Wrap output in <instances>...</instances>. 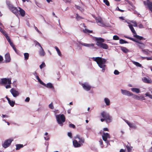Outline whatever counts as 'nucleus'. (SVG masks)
I'll list each match as a JSON object with an SVG mask.
<instances>
[{
    "label": "nucleus",
    "instance_id": "7ed1b4c3",
    "mask_svg": "<svg viewBox=\"0 0 152 152\" xmlns=\"http://www.w3.org/2000/svg\"><path fill=\"white\" fill-rule=\"evenodd\" d=\"M96 44L98 47L105 49L108 48V46L107 44L103 43L104 42V39L100 37L96 38Z\"/></svg>",
    "mask_w": 152,
    "mask_h": 152
},
{
    "label": "nucleus",
    "instance_id": "052dcab7",
    "mask_svg": "<svg viewBox=\"0 0 152 152\" xmlns=\"http://www.w3.org/2000/svg\"><path fill=\"white\" fill-rule=\"evenodd\" d=\"M40 84L44 86H46V84L44 83L42 80L39 82Z\"/></svg>",
    "mask_w": 152,
    "mask_h": 152
},
{
    "label": "nucleus",
    "instance_id": "603ef678",
    "mask_svg": "<svg viewBox=\"0 0 152 152\" xmlns=\"http://www.w3.org/2000/svg\"><path fill=\"white\" fill-rule=\"evenodd\" d=\"M114 73L115 75H118L119 74V72L117 70H115L114 71Z\"/></svg>",
    "mask_w": 152,
    "mask_h": 152
},
{
    "label": "nucleus",
    "instance_id": "774afa93",
    "mask_svg": "<svg viewBox=\"0 0 152 152\" xmlns=\"http://www.w3.org/2000/svg\"><path fill=\"white\" fill-rule=\"evenodd\" d=\"M149 152H152V147L149 149Z\"/></svg>",
    "mask_w": 152,
    "mask_h": 152
},
{
    "label": "nucleus",
    "instance_id": "4d7b16f0",
    "mask_svg": "<svg viewBox=\"0 0 152 152\" xmlns=\"http://www.w3.org/2000/svg\"><path fill=\"white\" fill-rule=\"evenodd\" d=\"M138 27H139L140 28H144L143 26V25H142V24L141 23L139 25H138Z\"/></svg>",
    "mask_w": 152,
    "mask_h": 152
},
{
    "label": "nucleus",
    "instance_id": "2eb2a0df",
    "mask_svg": "<svg viewBox=\"0 0 152 152\" xmlns=\"http://www.w3.org/2000/svg\"><path fill=\"white\" fill-rule=\"evenodd\" d=\"M136 42L138 44L137 45L141 49H143L145 47V45L144 43H142L141 42H139L138 41H137Z\"/></svg>",
    "mask_w": 152,
    "mask_h": 152
},
{
    "label": "nucleus",
    "instance_id": "e2e57ef3",
    "mask_svg": "<svg viewBox=\"0 0 152 152\" xmlns=\"http://www.w3.org/2000/svg\"><path fill=\"white\" fill-rule=\"evenodd\" d=\"M99 143L100 145H102L103 144V142L102 140V139H100L99 141Z\"/></svg>",
    "mask_w": 152,
    "mask_h": 152
},
{
    "label": "nucleus",
    "instance_id": "4c0bfd02",
    "mask_svg": "<svg viewBox=\"0 0 152 152\" xmlns=\"http://www.w3.org/2000/svg\"><path fill=\"white\" fill-rule=\"evenodd\" d=\"M133 64L137 66L141 67L142 66V65L140 64L137 62H134Z\"/></svg>",
    "mask_w": 152,
    "mask_h": 152
},
{
    "label": "nucleus",
    "instance_id": "a878e982",
    "mask_svg": "<svg viewBox=\"0 0 152 152\" xmlns=\"http://www.w3.org/2000/svg\"><path fill=\"white\" fill-rule=\"evenodd\" d=\"M121 50L124 53H128L129 50L127 49L126 48L123 47H121Z\"/></svg>",
    "mask_w": 152,
    "mask_h": 152
},
{
    "label": "nucleus",
    "instance_id": "5fc2aeb1",
    "mask_svg": "<svg viewBox=\"0 0 152 152\" xmlns=\"http://www.w3.org/2000/svg\"><path fill=\"white\" fill-rule=\"evenodd\" d=\"M30 98L29 97H27L25 100L26 102H28L29 101Z\"/></svg>",
    "mask_w": 152,
    "mask_h": 152
},
{
    "label": "nucleus",
    "instance_id": "a211bd4d",
    "mask_svg": "<svg viewBox=\"0 0 152 152\" xmlns=\"http://www.w3.org/2000/svg\"><path fill=\"white\" fill-rule=\"evenodd\" d=\"M5 61L6 62H9L10 61L11 58L10 56L9 53H7L5 56Z\"/></svg>",
    "mask_w": 152,
    "mask_h": 152
},
{
    "label": "nucleus",
    "instance_id": "79ce46f5",
    "mask_svg": "<svg viewBox=\"0 0 152 152\" xmlns=\"http://www.w3.org/2000/svg\"><path fill=\"white\" fill-rule=\"evenodd\" d=\"M45 64L44 63H42L39 66L40 68L41 69H42L43 68L45 67Z\"/></svg>",
    "mask_w": 152,
    "mask_h": 152
},
{
    "label": "nucleus",
    "instance_id": "412c9836",
    "mask_svg": "<svg viewBox=\"0 0 152 152\" xmlns=\"http://www.w3.org/2000/svg\"><path fill=\"white\" fill-rule=\"evenodd\" d=\"M19 12L20 14L22 16H24L25 15V11L20 7H19Z\"/></svg>",
    "mask_w": 152,
    "mask_h": 152
},
{
    "label": "nucleus",
    "instance_id": "0e129e2a",
    "mask_svg": "<svg viewBox=\"0 0 152 152\" xmlns=\"http://www.w3.org/2000/svg\"><path fill=\"white\" fill-rule=\"evenodd\" d=\"M3 58L2 56H0V62L3 61Z\"/></svg>",
    "mask_w": 152,
    "mask_h": 152
},
{
    "label": "nucleus",
    "instance_id": "c9c22d12",
    "mask_svg": "<svg viewBox=\"0 0 152 152\" xmlns=\"http://www.w3.org/2000/svg\"><path fill=\"white\" fill-rule=\"evenodd\" d=\"M119 43L121 44H123L124 43H128V42L123 39H120L119 40Z\"/></svg>",
    "mask_w": 152,
    "mask_h": 152
},
{
    "label": "nucleus",
    "instance_id": "7c9ffc66",
    "mask_svg": "<svg viewBox=\"0 0 152 152\" xmlns=\"http://www.w3.org/2000/svg\"><path fill=\"white\" fill-rule=\"evenodd\" d=\"M126 147L127 149L128 152H130L131 151L132 149V147H131L130 145H127L126 146Z\"/></svg>",
    "mask_w": 152,
    "mask_h": 152
},
{
    "label": "nucleus",
    "instance_id": "58836bf2",
    "mask_svg": "<svg viewBox=\"0 0 152 152\" xmlns=\"http://www.w3.org/2000/svg\"><path fill=\"white\" fill-rule=\"evenodd\" d=\"M48 106L51 109H53L54 108V107L52 102H51V103Z\"/></svg>",
    "mask_w": 152,
    "mask_h": 152
},
{
    "label": "nucleus",
    "instance_id": "6e6d98bb",
    "mask_svg": "<svg viewBox=\"0 0 152 152\" xmlns=\"http://www.w3.org/2000/svg\"><path fill=\"white\" fill-rule=\"evenodd\" d=\"M146 59L148 60H152V58L151 57H145Z\"/></svg>",
    "mask_w": 152,
    "mask_h": 152
},
{
    "label": "nucleus",
    "instance_id": "864d4df0",
    "mask_svg": "<svg viewBox=\"0 0 152 152\" xmlns=\"http://www.w3.org/2000/svg\"><path fill=\"white\" fill-rule=\"evenodd\" d=\"M36 45H38L41 48H42V46H41L40 44H39V43L38 42H37V41H36Z\"/></svg>",
    "mask_w": 152,
    "mask_h": 152
},
{
    "label": "nucleus",
    "instance_id": "f257e3e1",
    "mask_svg": "<svg viewBox=\"0 0 152 152\" xmlns=\"http://www.w3.org/2000/svg\"><path fill=\"white\" fill-rule=\"evenodd\" d=\"M93 58L94 61L97 62L99 66L102 69V71L104 72L106 66V65L104 64L106 61V59L99 57Z\"/></svg>",
    "mask_w": 152,
    "mask_h": 152
},
{
    "label": "nucleus",
    "instance_id": "1a4fd4ad",
    "mask_svg": "<svg viewBox=\"0 0 152 152\" xmlns=\"http://www.w3.org/2000/svg\"><path fill=\"white\" fill-rule=\"evenodd\" d=\"M13 141V139H9L6 140L2 145L5 148H7L10 145Z\"/></svg>",
    "mask_w": 152,
    "mask_h": 152
},
{
    "label": "nucleus",
    "instance_id": "680f3d73",
    "mask_svg": "<svg viewBox=\"0 0 152 152\" xmlns=\"http://www.w3.org/2000/svg\"><path fill=\"white\" fill-rule=\"evenodd\" d=\"M40 84L44 86H46V84L44 83L42 80L39 82Z\"/></svg>",
    "mask_w": 152,
    "mask_h": 152
},
{
    "label": "nucleus",
    "instance_id": "39448f33",
    "mask_svg": "<svg viewBox=\"0 0 152 152\" xmlns=\"http://www.w3.org/2000/svg\"><path fill=\"white\" fill-rule=\"evenodd\" d=\"M129 27L131 30L132 33L134 34V37L136 38L137 39L139 40H145V38L143 37L138 35L136 33L135 31L134 28L133 27V26L131 25H129Z\"/></svg>",
    "mask_w": 152,
    "mask_h": 152
},
{
    "label": "nucleus",
    "instance_id": "2f4dec72",
    "mask_svg": "<svg viewBox=\"0 0 152 152\" xmlns=\"http://www.w3.org/2000/svg\"><path fill=\"white\" fill-rule=\"evenodd\" d=\"M55 48L56 49V51L57 52V53H58V55L60 56H61V52L59 49H58V48L57 46H55Z\"/></svg>",
    "mask_w": 152,
    "mask_h": 152
},
{
    "label": "nucleus",
    "instance_id": "3c124183",
    "mask_svg": "<svg viewBox=\"0 0 152 152\" xmlns=\"http://www.w3.org/2000/svg\"><path fill=\"white\" fill-rule=\"evenodd\" d=\"M132 23L133 24V26L134 27L137 26V22L136 21H133L132 22Z\"/></svg>",
    "mask_w": 152,
    "mask_h": 152
},
{
    "label": "nucleus",
    "instance_id": "ea45409f",
    "mask_svg": "<svg viewBox=\"0 0 152 152\" xmlns=\"http://www.w3.org/2000/svg\"><path fill=\"white\" fill-rule=\"evenodd\" d=\"M104 2L107 6L110 5V3L108 0H104Z\"/></svg>",
    "mask_w": 152,
    "mask_h": 152
},
{
    "label": "nucleus",
    "instance_id": "0eeeda50",
    "mask_svg": "<svg viewBox=\"0 0 152 152\" xmlns=\"http://www.w3.org/2000/svg\"><path fill=\"white\" fill-rule=\"evenodd\" d=\"M11 78H3L1 79V81L0 82V84H6L7 83L9 84H11Z\"/></svg>",
    "mask_w": 152,
    "mask_h": 152
},
{
    "label": "nucleus",
    "instance_id": "e433bc0d",
    "mask_svg": "<svg viewBox=\"0 0 152 152\" xmlns=\"http://www.w3.org/2000/svg\"><path fill=\"white\" fill-rule=\"evenodd\" d=\"M124 37L126 38L129 39L131 40H132L134 42H137L136 40L135 39L133 38H132V37H128L127 36H124Z\"/></svg>",
    "mask_w": 152,
    "mask_h": 152
},
{
    "label": "nucleus",
    "instance_id": "6ab92c4d",
    "mask_svg": "<svg viewBox=\"0 0 152 152\" xmlns=\"http://www.w3.org/2000/svg\"><path fill=\"white\" fill-rule=\"evenodd\" d=\"M143 82L145 83H152V81L151 79H148L146 77H143L142 79Z\"/></svg>",
    "mask_w": 152,
    "mask_h": 152
},
{
    "label": "nucleus",
    "instance_id": "f704fd0d",
    "mask_svg": "<svg viewBox=\"0 0 152 152\" xmlns=\"http://www.w3.org/2000/svg\"><path fill=\"white\" fill-rule=\"evenodd\" d=\"M8 103L12 107H13L15 104V101H14L11 100L8 102Z\"/></svg>",
    "mask_w": 152,
    "mask_h": 152
},
{
    "label": "nucleus",
    "instance_id": "c756f323",
    "mask_svg": "<svg viewBox=\"0 0 152 152\" xmlns=\"http://www.w3.org/2000/svg\"><path fill=\"white\" fill-rule=\"evenodd\" d=\"M16 145V150H19L23 147V144H17Z\"/></svg>",
    "mask_w": 152,
    "mask_h": 152
},
{
    "label": "nucleus",
    "instance_id": "49530a36",
    "mask_svg": "<svg viewBox=\"0 0 152 152\" xmlns=\"http://www.w3.org/2000/svg\"><path fill=\"white\" fill-rule=\"evenodd\" d=\"M69 126L70 128H72L73 129H75V126L74 124L71 123L69 124Z\"/></svg>",
    "mask_w": 152,
    "mask_h": 152
},
{
    "label": "nucleus",
    "instance_id": "a19ab883",
    "mask_svg": "<svg viewBox=\"0 0 152 152\" xmlns=\"http://www.w3.org/2000/svg\"><path fill=\"white\" fill-rule=\"evenodd\" d=\"M76 18L77 20H79L80 19H83V18L81 17L80 16H79L78 14H77Z\"/></svg>",
    "mask_w": 152,
    "mask_h": 152
},
{
    "label": "nucleus",
    "instance_id": "cd10ccee",
    "mask_svg": "<svg viewBox=\"0 0 152 152\" xmlns=\"http://www.w3.org/2000/svg\"><path fill=\"white\" fill-rule=\"evenodd\" d=\"M41 50L39 51V54L41 56H44L45 54V52L42 48H41Z\"/></svg>",
    "mask_w": 152,
    "mask_h": 152
},
{
    "label": "nucleus",
    "instance_id": "a18cd8bd",
    "mask_svg": "<svg viewBox=\"0 0 152 152\" xmlns=\"http://www.w3.org/2000/svg\"><path fill=\"white\" fill-rule=\"evenodd\" d=\"M145 95L146 96H148L150 98L152 99V95L150 94L149 93H146Z\"/></svg>",
    "mask_w": 152,
    "mask_h": 152
},
{
    "label": "nucleus",
    "instance_id": "37998d69",
    "mask_svg": "<svg viewBox=\"0 0 152 152\" xmlns=\"http://www.w3.org/2000/svg\"><path fill=\"white\" fill-rule=\"evenodd\" d=\"M119 39V37L117 35H114L113 37V39L114 40H118Z\"/></svg>",
    "mask_w": 152,
    "mask_h": 152
},
{
    "label": "nucleus",
    "instance_id": "ddd939ff",
    "mask_svg": "<svg viewBox=\"0 0 152 152\" xmlns=\"http://www.w3.org/2000/svg\"><path fill=\"white\" fill-rule=\"evenodd\" d=\"M122 93L124 95H126L128 96H132L133 94L130 92L123 89L121 90Z\"/></svg>",
    "mask_w": 152,
    "mask_h": 152
},
{
    "label": "nucleus",
    "instance_id": "393cba45",
    "mask_svg": "<svg viewBox=\"0 0 152 152\" xmlns=\"http://www.w3.org/2000/svg\"><path fill=\"white\" fill-rule=\"evenodd\" d=\"M45 86L48 88H54V87L53 86L52 84L50 83H48L46 85V86Z\"/></svg>",
    "mask_w": 152,
    "mask_h": 152
},
{
    "label": "nucleus",
    "instance_id": "9b49d317",
    "mask_svg": "<svg viewBox=\"0 0 152 152\" xmlns=\"http://www.w3.org/2000/svg\"><path fill=\"white\" fill-rule=\"evenodd\" d=\"M10 92L14 97H16L19 94L18 92L16 91L14 88H11L10 90Z\"/></svg>",
    "mask_w": 152,
    "mask_h": 152
},
{
    "label": "nucleus",
    "instance_id": "20e7f679",
    "mask_svg": "<svg viewBox=\"0 0 152 152\" xmlns=\"http://www.w3.org/2000/svg\"><path fill=\"white\" fill-rule=\"evenodd\" d=\"M57 121L58 123L61 126L63 125V122L65 121L66 119L64 114H59L56 116Z\"/></svg>",
    "mask_w": 152,
    "mask_h": 152
},
{
    "label": "nucleus",
    "instance_id": "c03bdc74",
    "mask_svg": "<svg viewBox=\"0 0 152 152\" xmlns=\"http://www.w3.org/2000/svg\"><path fill=\"white\" fill-rule=\"evenodd\" d=\"M145 95L146 96H148L150 98L152 99V95L150 94L149 93H146Z\"/></svg>",
    "mask_w": 152,
    "mask_h": 152
},
{
    "label": "nucleus",
    "instance_id": "9d476101",
    "mask_svg": "<svg viewBox=\"0 0 152 152\" xmlns=\"http://www.w3.org/2000/svg\"><path fill=\"white\" fill-rule=\"evenodd\" d=\"M143 3L145 6H147V7H148L152 12V2L150 1H144Z\"/></svg>",
    "mask_w": 152,
    "mask_h": 152
},
{
    "label": "nucleus",
    "instance_id": "473e14b6",
    "mask_svg": "<svg viewBox=\"0 0 152 152\" xmlns=\"http://www.w3.org/2000/svg\"><path fill=\"white\" fill-rule=\"evenodd\" d=\"M83 31L84 33H92L93 31L92 30L90 31L86 28H85V29L83 30Z\"/></svg>",
    "mask_w": 152,
    "mask_h": 152
},
{
    "label": "nucleus",
    "instance_id": "13d9d810",
    "mask_svg": "<svg viewBox=\"0 0 152 152\" xmlns=\"http://www.w3.org/2000/svg\"><path fill=\"white\" fill-rule=\"evenodd\" d=\"M11 87L10 84H8L6 86L5 88H6L7 89L8 88H10Z\"/></svg>",
    "mask_w": 152,
    "mask_h": 152
},
{
    "label": "nucleus",
    "instance_id": "5701e85b",
    "mask_svg": "<svg viewBox=\"0 0 152 152\" xmlns=\"http://www.w3.org/2000/svg\"><path fill=\"white\" fill-rule=\"evenodd\" d=\"M126 123L130 127L134 128H136L135 126L133 123H131L128 121H127Z\"/></svg>",
    "mask_w": 152,
    "mask_h": 152
},
{
    "label": "nucleus",
    "instance_id": "bf43d9fd",
    "mask_svg": "<svg viewBox=\"0 0 152 152\" xmlns=\"http://www.w3.org/2000/svg\"><path fill=\"white\" fill-rule=\"evenodd\" d=\"M68 135L70 138L72 137V134L71 132H68Z\"/></svg>",
    "mask_w": 152,
    "mask_h": 152
},
{
    "label": "nucleus",
    "instance_id": "de8ad7c7",
    "mask_svg": "<svg viewBox=\"0 0 152 152\" xmlns=\"http://www.w3.org/2000/svg\"><path fill=\"white\" fill-rule=\"evenodd\" d=\"M3 34V35H4V36L6 37V38H7V36L8 37H9L8 36V35L6 33V32L4 31H3L1 32Z\"/></svg>",
    "mask_w": 152,
    "mask_h": 152
},
{
    "label": "nucleus",
    "instance_id": "338daca9",
    "mask_svg": "<svg viewBox=\"0 0 152 152\" xmlns=\"http://www.w3.org/2000/svg\"><path fill=\"white\" fill-rule=\"evenodd\" d=\"M120 152H125V151L123 149H121L120 151Z\"/></svg>",
    "mask_w": 152,
    "mask_h": 152
},
{
    "label": "nucleus",
    "instance_id": "f03ea898",
    "mask_svg": "<svg viewBox=\"0 0 152 152\" xmlns=\"http://www.w3.org/2000/svg\"><path fill=\"white\" fill-rule=\"evenodd\" d=\"M101 117L103 118L100 119V121L102 122H103L105 121L107 123H109L112 121V117L108 113L104 111L101 113Z\"/></svg>",
    "mask_w": 152,
    "mask_h": 152
},
{
    "label": "nucleus",
    "instance_id": "72a5a7b5",
    "mask_svg": "<svg viewBox=\"0 0 152 152\" xmlns=\"http://www.w3.org/2000/svg\"><path fill=\"white\" fill-rule=\"evenodd\" d=\"M25 60H27L28 59L29 54L28 53H25L24 54Z\"/></svg>",
    "mask_w": 152,
    "mask_h": 152
},
{
    "label": "nucleus",
    "instance_id": "c85d7f7f",
    "mask_svg": "<svg viewBox=\"0 0 152 152\" xmlns=\"http://www.w3.org/2000/svg\"><path fill=\"white\" fill-rule=\"evenodd\" d=\"M104 101L106 104L107 105H109L110 104V101L109 99L107 98H104Z\"/></svg>",
    "mask_w": 152,
    "mask_h": 152
},
{
    "label": "nucleus",
    "instance_id": "69168bd1",
    "mask_svg": "<svg viewBox=\"0 0 152 152\" xmlns=\"http://www.w3.org/2000/svg\"><path fill=\"white\" fill-rule=\"evenodd\" d=\"M103 130L104 131H109V130H108V129L107 128H104L103 129Z\"/></svg>",
    "mask_w": 152,
    "mask_h": 152
},
{
    "label": "nucleus",
    "instance_id": "6e6552de",
    "mask_svg": "<svg viewBox=\"0 0 152 152\" xmlns=\"http://www.w3.org/2000/svg\"><path fill=\"white\" fill-rule=\"evenodd\" d=\"M9 9L12 12L16 15L18 14V10L16 7H13L12 4H10L9 6Z\"/></svg>",
    "mask_w": 152,
    "mask_h": 152
},
{
    "label": "nucleus",
    "instance_id": "f8f14e48",
    "mask_svg": "<svg viewBox=\"0 0 152 152\" xmlns=\"http://www.w3.org/2000/svg\"><path fill=\"white\" fill-rule=\"evenodd\" d=\"M73 145L75 148H78L81 147L83 145L82 143H80L78 142L77 140H74L73 141Z\"/></svg>",
    "mask_w": 152,
    "mask_h": 152
},
{
    "label": "nucleus",
    "instance_id": "4be33fe9",
    "mask_svg": "<svg viewBox=\"0 0 152 152\" xmlns=\"http://www.w3.org/2000/svg\"><path fill=\"white\" fill-rule=\"evenodd\" d=\"M96 21L97 22L101 23V26H104V24L102 22V19L101 18H98L96 19Z\"/></svg>",
    "mask_w": 152,
    "mask_h": 152
},
{
    "label": "nucleus",
    "instance_id": "dca6fc26",
    "mask_svg": "<svg viewBox=\"0 0 152 152\" xmlns=\"http://www.w3.org/2000/svg\"><path fill=\"white\" fill-rule=\"evenodd\" d=\"M81 85L83 88L86 91H88L90 90L91 88V86L87 84H85L82 83Z\"/></svg>",
    "mask_w": 152,
    "mask_h": 152
},
{
    "label": "nucleus",
    "instance_id": "8fccbe9b",
    "mask_svg": "<svg viewBox=\"0 0 152 152\" xmlns=\"http://www.w3.org/2000/svg\"><path fill=\"white\" fill-rule=\"evenodd\" d=\"M34 28L39 33V34H41V31H40L35 26V25H34Z\"/></svg>",
    "mask_w": 152,
    "mask_h": 152
},
{
    "label": "nucleus",
    "instance_id": "423d86ee",
    "mask_svg": "<svg viewBox=\"0 0 152 152\" xmlns=\"http://www.w3.org/2000/svg\"><path fill=\"white\" fill-rule=\"evenodd\" d=\"M102 138L104 141L107 144V145H110L109 141L107 140V139H110V135L108 133L104 132L102 135Z\"/></svg>",
    "mask_w": 152,
    "mask_h": 152
},
{
    "label": "nucleus",
    "instance_id": "aec40b11",
    "mask_svg": "<svg viewBox=\"0 0 152 152\" xmlns=\"http://www.w3.org/2000/svg\"><path fill=\"white\" fill-rule=\"evenodd\" d=\"M134 98L138 100H143L145 99V98L143 96H139L137 95H134Z\"/></svg>",
    "mask_w": 152,
    "mask_h": 152
},
{
    "label": "nucleus",
    "instance_id": "bb28decb",
    "mask_svg": "<svg viewBox=\"0 0 152 152\" xmlns=\"http://www.w3.org/2000/svg\"><path fill=\"white\" fill-rule=\"evenodd\" d=\"M131 90L133 92H135L137 93H138L140 92L139 89L136 88H131Z\"/></svg>",
    "mask_w": 152,
    "mask_h": 152
},
{
    "label": "nucleus",
    "instance_id": "b1692460",
    "mask_svg": "<svg viewBox=\"0 0 152 152\" xmlns=\"http://www.w3.org/2000/svg\"><path fill=\"white\" fill-rule=\"evenodd\" d=\"M7 39L8 41V42L9 43L10 46L13 48L15 47V45H14L13 43L11 41L9 37H8L7 35Z\"/></svg>",
    "mask_w": 152,
    "mask_h": 152
},
{
    "label": "nucleus",
    "instance_id": "f3484780",
    "mask_svg": "<svg viewBox=\"0 0 152 152\" xmlns=\"http://www.w3.org/2000/svg\"><path fill=\"white\" fill-rule=\"evenodd\" d=\"M80 44L83 46L88 47H93L94 45V44L93 43L87 44L84 43H82Z\"/></svg>",
    "mask_w": 152,
    "mask_h": 152
},
{
    "label": "nucleus",
    "instance_id": "4468645a",
    "mask_svg": "<svg viewBox=\"0 0 152 152\" xmlns=\"http://www.w3.org/2000/svg\"><path fill=\"white\" fill-rule=\"evenodd\" d=\"M75 139H78L79 140L78 141V142L80 143H82L83 144V143L84 142L85 140L84 139L80 137V136L79 135H76V137H75Z\"/></svg>",
    "mask_w": 152,
    "mask_h": 152
},
{
    "label": "nucleus",
    "instance_id": "09e8293b",
    "mask_svg": "<svg viewBox=\"0 0 152 152\" xmlns=\"http://www.w3.org/2000/svg\"><path fill=\"white\" fill-rule=\"evenodd\" d=\"M116 10L121 12H123L124 11V10L120 9L118 7H116Z\"/></svg>",
    "mask_w": 152,
    "mask_h": 152
}]
</instances>
